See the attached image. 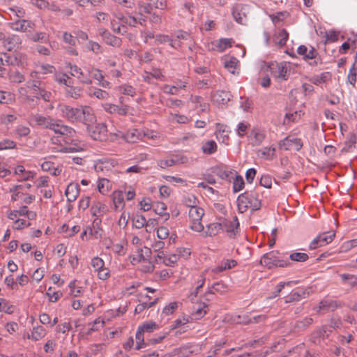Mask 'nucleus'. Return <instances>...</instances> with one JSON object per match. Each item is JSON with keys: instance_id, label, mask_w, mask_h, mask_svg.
<instances>
[{"instance_id": "bb28decb", "label": "nucleus", "mask_w": 357, "mask_h": 357, "mask_svg": "<svg viewBox=\"0 0 357 357\" xmlns=\"http://www.w3.org/2000/svg\"><path fill=\"white\" fill-rule=\"evenodd\" d=\"M289 38V33L286 29H279L273 36V41L279 47H283Z\"/></svg>"}, {"instance_id": "393cba45", "label": "nucleus", "mask_w": 357, "mask_h": 357, "mask_svg": "<svg viewBox=\"0 0 357 357\" xmlns=\"http://www.w3.org/2000/svg\"><path fill=\"white\" fill-rule=\"evenodd\" d=\"M47 334L45 328L42 326H34L31 334L27 333V338L33 341H38L43 338Z\"/></svg>"}, {"instance_id": "a211bd4d", "label": "nucleus", "mask_w": 357, "mask_h": 357, "mask_svg": "<svg viewBox=\"0 0 357 357\" xmlns=\"http://www.w3.org/2000/svg\"><path fill=\"white\" fill-rule=\"evenodd\" d=\"M2 40H3V44L4 47L8 51L18 48L22 43L20 37L15 34L9 35L6 38L4 37Z\"/></svg>"}, {"instance_id": "603ef678", "label": "nucleus", "mask_w": 357, "mask_h": 357, "mask_svg": "<svg viewBox=\"0 0 357 357\" xmlns=\"http://www.w3.org/2000/svg\"><path fill=\"white\" fill-rule=\"evenodd\" d=\"M138 328L144 333H150L153 331L156 330L158 328V326L155 322L148 321L140 325Z\"/></svg>"}, {"instance_id": "338daca9", "label": "nucleus", "mask_w": 357, "mask_h": 357, "mask_svg": "<svg viewBox=\"0 0 357 357\" xmlns=\"http://www.w3.org/2000/svg\"><path fill=\"white\" fill-rule=\"evenodd\" d=\"M225 344V342L220 341L217 342L211 349L208 352L206 357H215L217 352L222 349Z\"/></svg>"}, {"instance_id": "cd10ccee", "label": "nucleus", "mask_w": 357, "mask_h": 357, "mask_svg": "<svg viewBox=\"0 0 357 357\" xmlns=\"http://www.w3.org/2000/svg\"><path fill=\"white\" fill-rule=\"evenodd\" d=\"M15 174L18 176V181H27L33 178L35 174L31 171H26L22 165H18L15 169Z\"/></svg>"}, {"instance_id": "5701e85b", "label": "nucleus", "mask_w": 357, "mask_h": 357, "mask_svg": "<svg viewBox=\"0 0 357 357\" xmlns=\"http://www.w3.org/2000/svg\"><path fill=\"white\" fill-rule=\"evenodd\" d=\"M225 68L231 74L235 75L238 70L239 61L234 56H225L223 59Z\"/></svg>"}, {"instance_id": "c85d7f7f", "label": "nucleus", "mask_w": 357, "mask_h": 357, "mask_svg": "<svg viewBox=\"0 0 357 357\" xmlns=\"http://www.w3.org/2000/svg\"><path fill=\"white\" fill-rule=\"evenodd\" d=\"M91 211L93 216L100 217L108 211V208L105 204L100 202H95L91 206Z\"/></svg>"}, {"instance_id": "13d9d810", "label": "nucleus", "mask_w": 357, "mask_h": 357, "mask_svg": "<svg viewBox=\"0 0 357 357\" xmlns=\"http://www.w3.org/2000/svg\"><path fill=\"white\" fill-rule=\"evenodd\" d=\"M330 77V73L326 72L321 73V75L314 76L313 77L312 82L314 84H321L326 82Z\"/></svg>"}, {"instance_id": "49530a36", "label": "nucleus", "mask_w": 357, "mask_h": 357, "mask_svg": "<svg viewBox=\"0 0 357 357\" xmlns=\"http://www.w3.org/2000/svg\"><path fill=\"white\" fill-rule=\"evenodd\" d=\"M236 261L234 259H227L222 262L221 265L217 266L214 271L215 273L222 272L227 269H231L236 265Z\"/></svg>"}, {"instance_id": "6ab92c4d", "label": "nucleus", "mask_w": 357, "mask_h": 357, "mask_svg": "<svg viewBox=\"0 0 357 357\" xmlns=\"http://www.w3.org/2000/svg\"><path fill=\"white\" fill-rule=\"evenodd\" d=\"M104 109L110 114H118L119 115L126 116L129 111V106L127 105H117L111 103H105L103 105Z\"/></svg>"}, {"instance_id": "c756f323", "label": "nucleus", "mask_w": 357, "mask_h": 357, "mask_svg": "<svg viewBox=\"0 0 357 357\" xmlns=\"http://www.w3.org/2000/svg\"><path fill=\"white\" fill-rule=\"evenodd\" d=\"M83 89L80 86H73L69 84L65 89L66 97L78 99L82 96Z\"/></svg>"}, {"instance_id": "774afa93", "label": "nucleus", "mask_w": 357, "mask_h": 357, "mask_svg": "<svg viewBox=\"0 0 357 357\" xmlns=\"http://www.w3.org/2000/svg\"><path fill=\"white\" fill-rule=\"evenodd\" d=\"M356 247H357V238L344 242L342 245L341 248L342 250V252H347V251L351 250L352 248H354Z\"/></svg>"}, {"instance_id": "a878e982", "label": "nucleus", "mask_w": 357, "mask_h": 357, "mask_svg": "<svg viewBox=\"0 0 357 357\" xmlns=\"http://www.w3.org/2000/svg\"><path fill=\"white\" fill-rule=\"evenodd\" d=\"M231 98V95L229 91H217L213 95V100L219 105H226Z\"/></svg>"}, {"instance_id": "a18cd8bd", "label": "nucleus", "mask_w": 357, "mask_h": 357, "mask_svg": "<svg viewBox=\"0 0 357 357\" xmlns=\"http://www.w3.org/2000/svg\"><path fill=\"white\" fill-rule=\"evenodd\" d=\"M33 42L47 43L49 40V35L45 32H36L29 36Z\"/></svg>"}, {"instance_id": "4468645a", "label": "nucleus", "mask_w": 357, "mask_h": 357, "mask_svg": "<svg viewBox=\"0 0 357 357\" xmlns=\"http://www.w3.org/2000/svg\"><path fill=\"white\" fill-rule=\"evenodd\" d=\"M279 146L285 150L299 151L303 147V142L299 138L288 136L280 142Z\"/></svg>"}, {"instance_id": "72a5a7b5", "label": "nucleus", "mask_w": 357, "mask_h": 357, "mask_svg": "<svg viewBox=\"0 0 357 357\" xmlns=\"http://www.w3.org/2000/svg\"><path fill=\"white\" fill-rule=\"evenodd\" d=\"M297 52L299 55L303 56L305 59H312L316 57V50L311 47L310 50L305 45H300L298 47Z\"/></svg>"}, {"instance_id": "6e6d98bb", "label": "nucleus", "mask_w": 357, "mask_h": 357, "mask_svg": "<svg viewBox=\"0 0 357 357\" xmlns=\"http://www.w3.org/2000/svg\"><path fill=\"white\" fill-rule=\"evenodd\" d=\"M135 338H136V342H137L135 349L137 350H139L145 346V343H144V333H143L142 331H140L139 328H137L136 335H135Z\"/></svg>"}, {"instance_id": "9d476101", "label": "nucleus", "mask_w": 357, "mask_h": 357, "mask_svg": "<svg viewBox=\"0 0 357 357\" xmlns=\"http://www.w3.org/2000/svg\"><path fill=\"white\" fill-rule=\"evenodd\" d=\"M69 68L70 74L76 77L79 82L82 84H92V79H91L90 74L84 73L82 70L76 65H72L71 63L68 64Z\"/></svg>"}, {"instance_id": "58836bf2", "label": "nucleus", "mask_w": 357, "mask_h": 357, "mask_svg": "<svg viewBox=\"0 0 357 357\" xmlns=\"http://www.w3.org/2000/svg\"><path fill=\"white\" fill-rule=\"evenodd\" d=\"M342 282L351 287H357V276L351 274L343 273L340 275Z\"/></svg>"}, {"instance_id": "052dcab7", "label": "nucleus", "mask_w": 357, "mask_h": 357, "mask_svg": "<svg viewBox=\"0 0 357 357\" xmlns=\"http://www.w3.org/2000/svg\"><path fill=\"white\" fill-rule=\"evenodd\" d=\"M244 181L241 176H236L233 181V190L234 192L241 191L244 187Z\"/></svg>"}, {"instance_id": "0eeeda50", "label": "nucleus", "mask_w": 357, "mask_h": 357, "mask_svg": "<svg viewBox=\"0 0 357 357\" xmlns=\"http://www.w3.org/2000/svg\"><path fill=\"white\" fill-rule=\"evenodd\" d=\"M57 109L60 115L71 122L77 121L80 111V107L74 108L66 105H59Z\"/></svg>"}, {"instance_id": "f8f14e48", "label": "nucleus", "mask_w": 357, "mask_h": 357, "mask_svg": "<svg viewBox=\"0 0 357 357\" xmlns=\"http://www.w3.org/2000/svg\"><path fill=\"white\" fill-rule=\"evenodd\" d=\"M249 10L250 7L248 5L241 3L236 5L232 12L234 20L239 24H245Z\"/></svg>"}, {"instance_id": "864d4df0", "label": "nucleus", "mask_w": 357, "mask_h": 357, "mask_svg": "<svg viewBox=\"0 0 357 357\" xmlns=\"http://www.w3.org/2000/svg\"><path fill=\"white\" fill-rule=\"evenodd\" d=\"M202 151L206 154H212L217 150V144L213 140L206 142L202 147Z\"/></svg>"}, {"instance_id": "c9c22d12", "label": "nucleus", "mask_w": 357, "mask_h": 357, "mask_svg": "<svg viewBox=\"0 0 357 357\" xmlns=\"http://www.w3.org/2000/svg\"><path fill=\"white\" fill-rule=\"evenodd\" d=\"M158 301V298H155L152 302H148L146 301L145 299L139 298V304H138L135 309V314H139L142 312H143L145 309H148L152 306H153L155 304L157 303Z\"/></svg>"}, {"instance_id": "bf43d9fd", "label": "nucleus", "mask_w": 357, "mask_h": 357, "mask_svg": "<svg viewBox=\"0 0 357 357\" xmlns=\"http://www.w3.org/2000/svg\"><path fill=\"white\" fill-rule=\"evenodd\" d=\"M107 44L113 47H119L121 45V39L111 33L105 39Z\"/></svg>"}, {"instance_id": "7c9ffc66", "label": "nucleus", "mask_w": 357, "mask_h": 357, "mask_svg": "<svg viewBox=\"0 0 357 357\" xmlns=\"http://www.w3.org/2000/svg\"><path fill=\"white\" fill-rule=\"evenodd\" d=\"M275 149L273 146H266L259 149L257 152L259 158L265 160H272L275 156Z\"/></svg>"}, {"instance_id": "37998d69", "label": "nucleus", "mask_w": 357, "mask_h": 357, "mask_svg": "<svg viewBox=\"0 0 357 357\" xmlns=\"http://www.w3.org/2000/svg\"><path fill=\"white\" fill-rule=\"evenodd\" d=\"M115 209L123 207L124 196L122 191H115L112 195Z\"/></svg>"}, {"instance_id": "f257e3e1", "label": "nucleus", "mask_w": 357, "mask_h": 357, "mask_svg": "<svg viewBox=\"0 0 357 357\" xmlns=\"http://www.w3.org/2000/svg\"><path fill=\"white\" fill-rule=\"evenodd\" d=\"M28 121L32 126H38L43 128H48L59 135L61 139H59L58 137L52 138L53 143L62 141L66 144L72 145L69 147H64L61 150L63 152H74L83 149L84 143L75 138V130L63 125L61 120H56L49 116H45L40 114H31Z\"/></svg>"}, {"instance_id": "e433bc0d", "label": "nucleus", "mask_w": 357, "mask_h": 357, "mask_svg": "<svg viewBox=\"0 0 357 357\" xmlns=\"http://www.w3.org/2000/svg\"><path fill=\"white\" fill-rule=\"evenodd\" d=\"M132 225L137 229H141L146 227V231L149 227V222H147L145 217L142 215L135 214L132 217Z\"/></svg>"}, {"instance_id": "09e8293b", "label": "nucleus", "mask_w": 357, "mask_h": 357, "mask_svg": "<svg viewBox=\"0 0 357 357\" xmlns=\"http://www.w3.org/2000/svg\"><path fill=\"white\" fill-rule=\"evenodd\" d=\"M45 85L46 84L44 82L33 80L29 87L31 89L35 96L36 95H39L40 91L45 87Z\"/></svg>"}, {"instance_id": "680f3d73", "label": "nucleus", "mask_w": 357, "mask_h": 357, "mask_svg": "<svg viewBox=\"0 0 357 357\" xmlns=\"http://www.w3.org/2000/svg\"><path fill=\"white\" fill-rule=\"evenodd\" d=\"M287 12H278L275 15H270V18L271 19L273 24H277L278 23L283 21L288 16Z\"/></svg>"}, {"instance_id": "aec40b11", "label": "nucleus", "mask_w": 357, "mask_h": 357, "mask_svg": "<svg viewBox=\"0 0 357 357\" xmlns=\"http://www.w3.org/2000/svg\"><path fill=\"white\" fill-rule=\"evenodd\" d=\"M178 260V257L177 255L174 254L169 256H167L164 252H158L155 257V261L156 263H162L167 266H174Z\"/></svg>"}, {"instance_id": "f3484780", "label": "nucleus", "mask_w": 357, "mask_h": 357, "mask_svg": "<svg viewBox=\"0 0 357 357\" xmlns=\"http://www.w3.org/2000/svg\"><path fill=\"white\" fill-rule=\"evenodd\" d=\"M342 322L340 319L333 318L331 320L330 324L328 326H324L321 328L317 330L314 333L317 337H325L329 335V333H331V328H337L340 326Z\"/></svg>"}, {"instance_id": "79ce46f5", "label": "nucleus", "mask_w": 357, "mask_h": 357, "mask_svg": "<svg viewBox=\"0 0 357 357\" xmlns=\"http://www.w3.org/2000/svg\"><path fill=\"white\" fill-rule=\"evenodd\" d=\"M208 306L205 303L200 304L197 307L194 308L192 314L193 319H199L203 317L207 312Z\"/></svg>"}, {"instance_id": "ddd939ff", "label": "nucleus", "mask_w": 357, "mask_h": 357, "mask_svg": "<svg viewBox=\"0 0 357 357\" xmlns=\"http://www.w3.org/2000/svg\"><path fill=\"white\" fill-rule=\"evenodd\" d=\"M9 27L15 31L30 32L35 26V24L29 20H17L8 24Z\"/></svg>"}, {"instance_id": "ea45409f", "label": "nucleus", "mask_w": 357, "mask_h": 357, "mask_svg": "<svg viewBox=\"0 0 357 357\" xmlns=\"http://www.w3.org/2000/svg\"><path fill=\"white\" fill-rule=\"evenodd\" d=\"M234 43V40L231 38H221L216 41L215 45L218 51L222 52L227 48L231 47Z\"/></svg>"}, {"instance_id": "8fccbe9b", "label": "nucleus", "mask_w": 357, "mask_h": 357, "mask_svg": "<svg viewBox=\"0 0 357 357\" xmlns=\"http://www.w3.org/2000/svg\"><path fill=\"white\" fill-rule=\"evenodd\" d=\"M178 303L177 302H171L167 305L162 311L161 316L167 317L172 314L178 308Z\"/></svg>"}, {"instance_id": "69168bd1", "label": "nucleus", "mask_w": 357, "mask_h": 357, "mask_svg": "<svg viewBox=\"0 0 357 357\" xmlns=\"http://www.w3.org/2000/svg\"><path fill=\"white\" fill-rule=\"evenodd\" d=\"M9 79L12 82L21 83L24 81V77L18 71H13L9 75Z\"/></svg>"}, {"instance_id": "2f4dec72", "label": "nucleus", "mask_w": 357, "mask_h": 357, "mask_svg": "<svg viewBox=\"0 0 357 357\" xmlns=\"http://www.w3.org/2000/svg\"><path fill=\"white\" fill-rule=\"evenodd\" d=\"M265 139V134L259 129H253L250 135L251 144L252 146H259Z\"/></svg>"}, {"instance_id": "39448f33", "label": "nucleus", "mask_w": 357, "mask_h": 357, "mask_svg": "<svg viewBox=\"0 0 357 357\" xmlns=\"http://www.w3.org/2000/svg\"><path fill=\"white\" fill-rule=\"evenodd\" d=\"M335 236V233L334 231L324 232L314 238L309 247L311 250H314L319 247L326 245L332 242Z\"/></svg>"}, {"instance_id": "20e7f679", "label": "nucleus", "mask_w": 357, "mask_h": 357, "mask_svg": "<svg viewBox=\"0 0 357 357\" xmlns=\"http://www.w3.org/2000/svg\"><path fill=\"white\" fill-rule=\"evenodd\" d=\"M193 200L190 199V202L192 204H189V218L191 220L190 228L197 232H201L204 229V225L202 224L201 220L204 215V211L203 208L198 207L195 205L196 199L195 197H192Z\"/></svg>"}, {"instance_id": "3c124183", "label": "nucleus", "mask_w": 357, "mask_h": 357, "mask_svg": "<svg viewBox=\"0 0 357 357\" xmlns=\"http://www.w3.org/2000/svg\"><path fill=\"white\" fill-rule=\"evenodd\" d=\"M98 191L102 195L107 193L109 189V180L105 178H99L98 182Z\"/></svg>"}, {"instance_id": "423d86ee", "label": "nucleus", "mask_w": 357, "mask_h": 357, "mask_svg": "<svg viewBox=\"0 0 357 357\" xmlns=\"http://www.w3.org/2000/svg\"><path fill=\"white\" fill-rule=\"evenodd\" d=\"M222 231H225L229 237H234L238 233L239 222L236 216H234L233 220L224 218L219 219Z\"/></svg>"}, {"instance_id": "6e6552de", "label": "nucleus", "mask_w": 357, "mask_h": 357, "mask_svg": "<svg viewBox=\"0 0 357 357\" xmlns=\"http://www.w3.org/2000/svg\"><path fill=\"white\" fill-rule=\"evenodd\" d=\"M273 77L278 81L287 80L288 78L287 67L286 64L272 63L268 66Z\"/></svg>"}, {"instance_id": "2eb2a0df", "label": "nucleus", "mask_w": 357, "mask_h": 357, "mask_svg": "<svg viewBox=\"0 0 357 357\" xmlns=\"http://www.w3.org/2000/svg\"><path fill=\"white\" fill-rule=\"evenodd\" d=\"M108 129L103 123H97L91 128V136L95 140L104 141L107 138Z\"/></svg>"}, {"instance_id": "e2e57ef3", "label": "nucleus", "mask_w": 357, "mask_h": 357, "mask_svg": "<svg viewBox=\"0 0 357 357\" xmlns=\"http://www.w3.org/2000/svg\"><path fill=\"white\" fill-rule=\"evenodd\" d=\"M289 258L292 261L303 262L308 259V255L303 252H294L290 255Z\"/></svg>"}, {"instance_id": "4c0bfd02", "label": "nucleus", "mask_w": 357, "mask_h": 357, "mask_svg": "<svg viewBox=\"0 0 357 357\" xmlns=\"http://www.w3.org/2000/svg\"><path fill=\"white\" fill-rule=\"evenodd\" d=\"M89 96H95L100 100H107L109 98V94L106 91L97 88H91L89 91Z\"/></svg>"}, {"instance_id": "dca6fc26", "label": "nucleus", "mask_w": 357, "mask_h": 357, "mask_svg": "<svg viewBox=\"0 0 357 357\" xmlns=\"http://www.w3.org/2000/svg\"><path fill=\"white\" fill-rule=\"evenodd\" d=\"M260 263L261 265L265 266L268 268H271L273 266L284 267L287 266L286 262L278 260L273 252H269L264 255L261 259Z\"/></svg>"}, {"instance_id": "0e129e2a", "label": "nucleus", "mask_w": 357, "mask_h": 357, "mask_svg": "<svg viewBox=\"0 0 357 357\" xmlns=\"http://www.w3.org/2000/svg\"><path fill=\"white\" fill-rule=\"evenodd\" d=\"M13 100V96L6 91H0V103L8 104Z\"/></svg>"}, {"instance_id": "b1692460", "label": "nucleus", "mask_w": 357, "mask_h": 357, "mask_svg": "<svg viewBox=\"0 0 357 357\" xmlns=\"http://www.w3.org/2000/svg\"><path fill=\"white\" fill-rule=\"evenodd\" d=\"M68 202H74L79 194V186L76 183H70L66 188L65 192Z\"/></svg>"}, {"instance_id": "f03ea898", "label": "nucleus", "mask_w": 357, "mask_h": 357, "mask_svg": "<svg viewBox=\"0 0 357 357\" xmlns=\"http://www.w3.org/2000/svg\"><path fill=\"white\" fill-rule=\"evenodd\" d=\"M138 12L130 13L126 12V14L121 13H114L115 17L130 27H136L138 24L144 25L146 22V17L143 14L151 13L152 6L149 3H138Z\"/></svg>"}, {"instance_id": "f704fd0d", "label": "nucleus", "mask_w": 357, "mask_h": 357, "mask_svg": "<svg viewBox=\"0 0 357 357\" xmlns=\"http://www.w3.org/2000/svg\"><path fill=\"white\" fill-rule=\"evenodd\" d=\"M15 61V58L14 59L13 56H9L6 54H0V76H3L6 72V69L3 68V66L5 65H14Z\"/></svg>"}, {"instance_id": "a19ab883", "label": "nucleus", "mask_w": 357, "mask_h": 357, "mask_svg": "<svg viewBox=\"0 0 357 357\" xmlns=\"http://www.w3.org/2000/svg\"><path fill=\"white\" fill-rule=\"evenodd\" d=\"M337 307L336 301L333 300H323L319 303V310H334Z\"/></svg>"}, {"instance_id": "c03bdc74", "label": "nucleus", "mask_w": 357, "mask_h": 357, "mask_svg": "<svg viewBox=\"0 0 357 357\" xmlns=\"http://www.w3.org/2000/svg\"><path fill=\"white\" fill-rule=\"evenodd\" d=\"M13 132L15 137L21 138L28 136L31 132V130L26 126L19 125L15 128Z\"/></svg>"}, {"instance_id": "9b49d317", "label": "nucleus", "mask_w": 357, "mask_h": 357, "mask_svg": "<svg viewBox=\"0 0 357 357\" xmlns=\"http://www.w3.org/2000/svg\"><path fill=\"white\" fill-rule=\"evenodd\" d=\"M77 121L82 122L87 126L96 121V116L92 108L89 106H80V111Z\"/></svg>"}, {"instance_id": "4d7b16f0", "label": "nucleus", "mask_w": 357, "mask_h": 357, "mask_svg": "<svg viewBox=\"0 0 357 357\" xmlns=\"http://www.w3.org/2000/svg\"><path fill=\"white\" fill-rule=\"evenodd\" d=\"M15 307L9 305L8 301L5 299H0V311L4 312L6 314H12L14 312Z\"/></svg>"}, {"instance_id": "7ed1b4c3", "label": "nucleus", "mask_w": 357, "mask_h": 357, "mask_svg": "<svg viewBox=\"0 0 357 357\" xmlns=\"http://www.w3.org/2000/svg\"><path fill=\"white\" fill-rule=\"evenodd\" d=\"M237 206L238 211L243 213L248 208H251L252 211L259 210L261 204V200L256 192H245L238 197Z\"/></svg>"}, {"instance_id": "1a4fd4ad", "label": "nucleus", "mask_w": 357, "mask_h": 357, "mask_svg": "<svg viewBox=\"0 0 357 357\" xmlns=\"http://www.w3.org/2000/svg\"><path fill=\"white\" fill-rule=\"evenodd\" d=\"M116 162L112 159L99 160L94 165L95 171L102 176L110 173L116 165Z\"/></svg>"}, {"instance_id": "5fc2aeb1", "label": "nucleus", "mask_w": 357, "mask_h": 357, "mask_svg": "<svg viewBox=\"0 0 357 357\" xmlns=\"http://www.w3.org/2000/svg\"><path fill=\"white\" fill-rule=\"evenodd\" d=\"M54 80L59 84L66 85V86L71 84L70 77L65 73H56L54 75Z\"/></svg>"}, {"instance_id": "4be33fe9", "label": "nucleus", "mask_w": 357, "mask_h": 357, "mask_svg": "<svg viewBox=\"0 0 357 357\" xmlns=\"http://www.w3.org/2000/svg\"><path fill=\"white\" fill-rule=\"evenodd\" d=\"M310 294V291L307 289H298L292 292L287 297L285 302L291 303L294 301H298L302 298H305Z\"/></svg>"}, {"instance_id": "473e14b6", "label": "nucleus", "mask_w": 357, "mask_h": 357, "mask_svg": "<svg viewBox=\"0 0 357 357\" xmlns=\"http://www.w3.org/2000/svg\"><path fill=\"white\" fill-rule=\"evenodd\" d=\"M220 231H222V227L219 221L207 225L204 233L206 236H215L218 235Z\"/></svg>"}, {"instance_id": "412c9836", "label": "nucleus", "mask_w": 357, "mask_h": 357, "mask_svg": "<svg viewBox=\"0 0 357 357\" xmlns=\"http://www.w3.org/2000/svg\"><path fill=\"white\" fill-rule=\"evenodd\" d=\"M88 73L92 75V77L98 81V84L105 89H110L112 84L109 82L105 79L102 71L98 68H91L88 70Z\"/></svg>"}, {"instance_id": "de8ad7c7", "label": "nucleus", "mask_w": 357, "mask_h": 357, "mask_svg": "<svg viewBox=\"0 0 357 357\" xmlns=\"http://www.w3.org/2000/svg\"><path fill=\"white\" fill-rule=\"evenodd\" d=\"M117 91L123 95L130 96L132 97L136 93V90L133 86L126 84L119 86Z\"/></svg>"}]
</instances>
